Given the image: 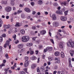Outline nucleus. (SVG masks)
<instances>
[{
	"instance_id": "nucleus-1",
	"label": "nucleus",
	"mask_w": 74,
	"mask_h": 74,
	"mask_svg": "<svg viewBox=\"0 0 74 74\" xmlns=\"http://www.w3.org/2000/svg\"><path fill=\"white\" fill-rule=\"evenodd\" d=\"M30 40V37L28 36H23L21 38V41L23 42H26Z\"/></svg>"
},
{
	"instance_id": "nucleus-2",
	"label": "nucleus",
	"mask_w": 74,
	"mask_h": 74,
	"mask_svg": "<svg viewBox=\"0 0 74 74\" xmlns=\"http://www.w3.org/2000/svg\"><path fill=\"white\" fill-rule=\"evenodd\" d=\"M67 44L68 47H74V42L69 41V42H67Z\"/></svg>"
},
{
	"instance_id": "nucleus-3",
	"label": "nucleus",
	"mask_w": 74,
	"mask_h": 74,
	"mask_svg": "<svg viewBox=\"0 0 74 74\" xmlns=\"http://www.w3.org/2000/svg\"><path fill=\"white\" fill-rule=\"evenodd\" d=\"M4 10L6 12H10V11H11V10H12V8L10 6H7L5 8Z\"/></svg>"
},
{
	"instance_id": "nucleus-4",
	"label": "nucleus",
	"mask_w": 74,
	"mask_h": 74,
	"mask_svg": "<svg viewBox=\"0 0 74 74\" xmlns=\"http://www.w3.org/2000/svg\"><path fill=\"white\" fill-rule=\"evenodd\" d=\"M29 61H25L24 64V67H27L29 66Z\"/></svg>"
},
{
	"instance_id": "nucleus-5",
	"label": "nucleus",
	"mask_w": 74,
	"mask_h": 74,
	"mask_svg": "<svg viewBox=\"0 0 74 74\" xmlns=\"http://www.w3.org/2000/svg\"><path fill=\"white\" fill-rule=\"evenodd\" d=\"M51 18H52L53 21H56V19H57L56 15V14H52L51 16Z\"/></svg>"
},
{
	"instance_id": "nucleus-6",
	"label": "nucleus",
	"mask_w": 74,
	"mask_h": 74,
	"mask_svg": "<svg viewBox=\"0 0 74 74\" xmlns=\"http://www.w3.org/2000/svg\"><path fill=\"white\" fill-rule=\"evenodd\" d=\"M24 47V45L23 44H20L17 46V47L19 49H22V48Z\"/></svg>"
},
{
	"instance_id": "nucleus-7",
	"label": "nucleus",
	"mask_w": 74,
	"mask_h": 74,
	"mask_svg": "<svg viewBox=\"0 0 74 74\" xmlns=\"http://www.w3.org/2000/svg\"><path fill=\"white\" fill-rule=\"evenodd\" d=\"M60 19L61 21H66L67 18L66 16H61L60 17Z\"/></svg>"
},
{
	"instance_id": "nucleus-8",
	"label": "nucleus",
	"mask_w": 74,
	"mask_h": 74,
	"mask_svg": "<svg viewBox=\"0 0 74 74\" xmlns=\"http://www.w3.org/2000/svg\"><path fill=\"white\" fill-rule=\"evenodd\" d=\"M53 25L54 27H57V26H58L59 24L57 22L55 21L53 23Z\"/></svg>"
},
{
	"instance_id": "nucleus-9",
	"label": "nucleus",
	"mask_w": 74,
	"mask_h": 74,
	"mask_svg": "<svg viewBox=\"0 0 74 74\" xmlns=\"http://www.w3.org/2000/svg\"><path fill=\"white\" fill-rule=\"evenodd\" d=\"M9 45L10 41H9V40H7L6 42V43L4 45V48H6L7 47V45L8 46H9Z\"/></svg>"
},
{
	"instance_id": "nucleus-10",
	"label": "nucleus",
	"mask_w": 74,
	"mask_h": 74,
	"mask_svg": "<svg viewBox=\"0 0 74 74\" xmlns=\"http://www.w3.org/2000/svg\"><path fill=\"white\" fill-rule=\"evenodd\" d=\"M56 13L57 14L62 15V14H63V12L61 10H57L56 12Z\"/></svg>"
},
{
	"instance_id": "nucleus-11",
	"label": "nucleus",
	"mask_w": 74,
	"mask_h": 74,
	"mask_svg": "<svg viewBox=\"0 0 74 74\" xmlns=\"http://www.w3.org/2000/svg\"><path fill=\"white\" fill-rule=\"evenodd\" d=\"M25 50V48H23L21 49H19L18 51V53H21L23 52V51Z\"/></svg>"
},
{
	"instance_id": "nucleus-12",
	"label": "nucleus",
	"mask_w": 74,
	"mask_h": 74,
	"mask_svg": "<svg viewBox=\"0 0 74 74\" xmlns=\"http://www.w3.org/2000/svg\"><path fill=\"white\" fill-rule=\"evenodd\" d=\"M27 47H32L33 45V43L32 42L27 43L26 45Z\"/></svg>"
},
{
	"instance_id": "nucleus-13",
	"label": "nucleus",
	"mask_w": 74,
	"mask_h": 74,
	"mask_svg": "<svg viewBox=\"0 0 74 74\" xmlns=\"http://www.w3.org/2000/svg\"><path fill=\"white\" fill-rule=\"evenodd\" d=\"M3 27L5 29H9L10 27V25H3Z\"/></svg>"
},
{
	"instance_id": "nucleus-14",
	"label": "nucleus",
	"mask_w": 74,
	"mask_h": 74,
	"mask_svg": "<svg viewBox=\"0 0 74 74\" xmlns=\"http://www.w3.org/2000/svg\"><path fill=\"white\" fill-rule=\"evenodd\" d=\"M59 45L60 48H63V47H64V45L62 42H60L59 44Z\"/></svg>"
},
{
	"instance_id": "nucleus-15",
	"label": "nucleus",
	"mask_w": 74,
	"mask_h": 74,
	"mask_svg": "<svg viewBox=\"0 0 74 74\" xmlns=\"http://www.w3.org/2000/svg\"><path fill=\"white\" fill-rule=\"evenodd\" d=\"M30 59L32 60H36L37 59V57L34 56H33L32 57L30 58Z\"/></svg>"
},
{
	"instance_id": "nucleus-16",
	"label": "nucleus",
	"mask_w": 74,
	"mask_h": 74,
	"mask_svg": "<svg viewBox=\"0 0 74 74\" xmlns=\"http://www.w3.org/2000/svg\"><path fill=\"white\" fill-rule=\"evenodd\" d=\"M40 34L44 35V34H45L46 33V31L44 30L41 31L40 32Z\"/></svg>"
},
{
	"instance_id": "nucleus-17",
	"label": "nucleus",
	"mask_w": 74,
	"mask_h": 74,
	"mask_svg": "<svg viewBox=\"0 0 74 74\" xmlns=\"http://www.w3.org/2000/svg\"><path fill=\"white\" fill-rule=\"evenodd\" d=\"M71 58H69V66L70 67H72V65H71Z\"/></svg>"
},
{
	"instance_id": "nucleus-18",
	"label": "nucleus",
	"mask_w": 74,
	"mask_h": 74,
	"mask_svg": "<svg viewBox=\"0 0 74 74\" xmlns=\"http://www.w3.org/2000/svg\"><path fill=\"white\" fill-rule=\"evenodd\" d=\"M55 60H57V62L58 63H60V59L59 58H55Z\"/></svg>"
},
{
	"instance_id": "nucleus-19",
	"label": "nucleus",
	"mask_w": 74,
	"mask_h": 74,
	"mask_svg": "<svg viewBox=\"0 0 74 74\" xmlns=\"http://www.w3.org/2000/svg\"><path fill=\"white\" fill-rule=\"evenodd\" d=\"M70 52L71 56H73V54H74V50H71L70 51Z\"/></svg>"
},
{
	"instance_id": "nucleus-20",
	"label": "nucleus",
	"mask_w": 74,
	"mask_h": 74,
	"mask_svg": "<svg viewBox=\"0 0 74 74\" xmlns=\"http://www.w3.org/2000/svg\"><path fill=\"white\" fill-rule=\"evenodd\" d=\"M48 51H51L52 50V47H46Z\"/></svg>"
},
{
	"instance_id": "nucleus-21",
	"label": "nucleus",
	"mask_w": 74,
	"mask_h": 74,
	"mask_svg": "<svg viewBox=\"0 0 74 74\" xmlns=\"http://www.w3.org/2000/svg\"><path fill=\"white\" fill-rule=\"evenodd\" d=\"M37 66V64H32L31 66V67L32 69H34L36 68Z\"/></svg>"
},
{
	"instance_id": "nucleus-22",
	"label": "nucleus",
	"mask_w": 74,
	"mask_h": 74,
	"mask_svg": "<svg viewBox=\"0 0 74 74\" xmlns=\"http://www.w3.org/2000/svg\"><path fill=\"white\" fill-rule=\"evenodd\" d=\"M21 25H22V24L21 23H17L15 25V27H19V26H20Z\"/></svg>"
},
{
	"instance_id": "nucleus-23",
	"label": "nucleus",
	"mask_w": 74,
	"mask_h": 74,
	"mask_svg": "<svg viewBox=\"0 0 74 74\" xmlns=\"http://www.w3.org/2000/svg\"><path fill=\"white\" fill-rule=\"evenodd\" d=\"M55 55L56 56H58L60 55V52L59 51H56L55 53Z\"/></svg>"
},
{
	"instance_id": "nucleus-24",
	"label": "nucleus",
	"mask_w": 74,
	"mask_h": 74,
	"mask_svg": "<svg viewBox=\"0 0 74 74\" xmlns=\"http://www.w3.org/2000/svg\"><path fill=\"white\" fill-rule=\"evenodd\" d=\"M25 11L27 12H30V10L28 8H26L25 9Z\"/></svg>"
},
{
	"instance_id": "nucleus-25",
	"label": "nucleus",
	"mask_w": 74,
	"mask_h": 74,
	"mask_svg": "<svg viewBox=\"0 0 74 74\" xmlns=\"http://www.w3.org/2000/svg\"><path fill=\"white\" fill-rule=\"evenodd\" d=\"M63 4H64V5H66V6L68 5V3L67 2H64L61 3V5H62Z\"/></svg>"
},
{
	"instance_id": "nucleus-26",
	"label": "nucleus",
	"mask_w": 74,
	"mask_h": 74,
	"mask_svg": "<svg viewBox=\"0 0 74 74\" xmlns=\"http://www.w3.org/2000/svg\"><path fill=\"white\" fill-rule=\"evenodd\" d=\"M20 32H21V34H22V35H23L25 33V32L23 30H21V31H20Z\"/></svg>"
},
{
	"instance_id": "nucleus-27",
	"label": "nucleus",
	"mask_w": 74,
	"mask_h": 74,
	"mask_svg": "<svg viewBox=\"0 0 74 74\" xmlns=\"http://www.w3.org/2000/svg\"><path fill=\"white\" fill-rule=\"evenodd\" d=\"M61 55L62 58H64V53L63 52H62L61 53Z\"/></svg>"
},
{
	"instance_id": "nucleus-28",
	"label": "nucleus",
	"mask_w": 74,
	"mask_h": 74,
	"mask_svg": "<svg viewBox=\"0 0 74 74\" xmlns=\"http://www.w3.org/2000/svg\"><path fill=\"white\" fill-rule=\"evenodd\" d=\"M40 70L42 71H45V68L44 66H42L40 68Z\"/></svg>"
},
{
	"instance_id": "nucleus-29",
	"label": "nucleus",
	"mask_w": 74,
	"mask_h": 74,
	"mask_svg": "<svg viewBox=\"0 0 74 74\" xmlns=\"http://www.w3.org/2000/svg\"><path fill=\"white\" fill-rule=\"evenodd\" d=\"M9 69L10 68H8L7 69H4V71H5V73H4L5 74H7V71H8V70H9Z\"/></svg>"
},
{
	"instance_id": "nucleus-30",
	"label": "nucleus",
	"mask_w": 74,
	"mask_h": 74,
	"mask_svg": "<svg viewBox=\"0 0 74 74\" xmlns=\"http://www.w3.org/2000/svg\"><path fill=\"white\" fill-rule=\"evenodd\" d=\"M38 4H40V5H41L43 3V2H42V1L41 0H39L38 1Z\"/></svg>"
},
{
	"instance_id": "nucleus-31",
	"label": "nucleus",
	"mask_w": 74,
	"mask_h": 74,
	"mask_svg": "<svg viewBox=\"0 0 74 74\" xmlns=\"http://www.w3.org/2000/svg\"><path fill=\"white\" fill-rule=\"evenodd\" d=\"M3 23V21L1 20V19H0V27L2 26V24Z\"/></svg>"
},
{
	"instance_id": "nucleus-32",
	"label": "nucleus",
	"mask_w": 74,
	"mask_h": 74,
	"mask_svg": "<svg viewBox=\"0 0 74 74\" xmlns=\"http://www.w3.org/2000/svg\"><path fill=\"white\" fill-rule=\"evenodd\" d=\"M57 73L59 74H64V71H61L60 72V71H58V72Z\"/></svg>"
},
{
	"instance_id": "nucleus-33",
	"label": "nucleus",
	"mask_w": 74,
	"mask_h": 74,
	"mask_svg": "<svg viewBox=\"0 0 74 74\" xmlns=\"http://www.w3.org/2000/svg\"><path fill=\"white\" fill-rule=\"evenodd\" d=\"M24 60L25 61H28L29 60V57L27 56H25L24 58Z\"/></svg>"
},
{
	"instance_id": "nucleus-34",
	"label": "nucleus",
	"mask_w": 74,
	"mask_h": 74,
	"mask_svg": "<svg viewBox=\"0 0 74 74\" xmlns=\"http://www.w3.org/2000/svg\"><path fill=\"white\" fill-rule=\"evenodd\" d=\"M48 59L49 61H52L53 60V58L51 57H48Z\"/></svg>"
},
{
	"instance_id": "nucleus-35",
	"label": "nucleus",
	"mask_w": 74,
	"mask_h": 74,
	"mask_svg": "<svg viewBox=\"0 0 74 74\" xmlns=\"http://www.w3.org/2000/svg\"><path fill=\"white\" fill-rule=\"evenodd\" d=\"M13 38L14 39V40H16V34L12 36Z\"/></svg>"
},
{
	"instance_id": "nucleus-36",
	"label": "nucleus",
	"mask_w": 74,
	"mask_h": 74,
	"mask_svg": "<svg viewBox=\"0 0 74 74\" xmlns=\"http://www.w3.org/2000/svg\"><path fill=\"white\" fill-rule=\"evenodd\" d=\"M1 3L2 4H7V1H2Z\"/></svg>"
},
{
	"instance_id": "nucleus-37",
	"label": "nucleus",
	"mask_w": 74,
	"mask_h": 74,
	"mask_svg": "<svg viewBox=\"0 0 74 74\" xmlns=\"http://www.w3.org/2000/svg\"><path fill=\"white\" fill-rule=\"evenodd\" d=\"M22 12V11L21 10H19L17 11V13L18 14H20V13H21Z\"/></svg>"
},
{
	"instance_id": "nucleus-38",
	"label": "nucleus",
	"mask_w": 74,
	"mask_h": 74,
	"mask_svg": "<svg viewBox=\"0 0 74 74\" xmlns=\"http://www.w3.org/2000/svg\"><path fill=\"white\" fill-rule=\"evenodd\" d=\"M23 70H24V71H25V72H26V73H28V72H27V68H24L23 69Z\"/></svg>"
},
{
	"instance_id": "nucleus-39",
	"label": "nucleus",
	"mask_w": 74,
	"mask_h": 74,
	"mask_svg": "<svg viewBox=\"0 0 74 74\" xmlns=\"http://www.w3.org/2000/svg\"><path fill=\"white\" fill-rule=\"evenodd\" d=\"M69 12V10H67L66 11L64 12V13L65 14V16H66L67 15V13Z\"/></svg>"
},
{
	"instance_id": "nucleus-40",
	"label": "nucleus",
	"mask_w": 74,
	"mask_h": 74,
	"mask_svg": "<svg viewBox=\"0 0 74 74\" xmlns=\"http://www.w3.org/2000/svg\"><path fill=\"white\" fill-rule=\"evenodd\" d=\"M37 72H38L39 73L40 71V68L39 67H38L37 68Z\"/></svg>"
},
{
	"instance_id": "nucleus-41",
	"label": "nucleus",
	"mask_w": 74,
	"mask_h": 74,
	"mask_svg": "<svg viewBox=\"0 0 74 74\" xmlns=\"http://www.w3.org/2000/svg\"><path fill=\"white\" fill-rule=\"evenodd\" d=\"M48 51V50L47 49V48H46V49H44L43 51V52L44 53H45V52H47Z\"/></svg>"
},
{
	"instance_id": "nucleus-42",
	"label": "nucleus",
	"mask_w": 74,
	"mask_h": 74,
	"mask_svg": "<svg viewBox=\"0 0 74 74\" xmlns=\"http://www.w3.org/2000/svg\"><path fill=\"white\" fill-rule=\"evenodd\" d=\"M20 74H26V73L23 71H21L20 73Z\"/></svg>"
},
{
	"instance_id": "nucleus-43",
	"label": "nucleus",
	"mask_w": 74,
	"mask_h": 74,
	"mask_svg": "<svg viewBox=\"0 0 74 74\" xmlns=\"http://www.w3.org/2000/svg\"><path fill=\"white\" fill-rule=\"evenodd\" d=\"M42 48V45H40L39 46V47H38L39 49H41Z\"/></svg>"
},
{
	"instance_id": "nucleus-44",
	"label": "nucleus",
	"mask_w": 74,
	"mask_h": 74,
	"mask_svg": "<svg viewBox=\"0 0 74 74\" xmlns=\"http://www.w3.org/2000/svg\"><path fill=\"white\" fill-rule=\"evenodd\" d=\"M3 37L0 36V42H2L3 41Z\"/></svg>"
},
{
	"instance_id": "nucleus-45",
	"label": "nucleus",
	"mask_w": 74,
	"mask_h": 74,
	"mask_svg": "<svg viewBox=\"0 0 74 74\" xmlns=\"http://www.w3.org/2000/svg\"><path fill=\"white\" fill-rule=\"evenodd\" d=\"M34 53V51L33 50L31 51L30 52V55H33Z\"/></svg>"
},
{
	"instance_id": "nucleus-46",
	"label": "nucleus",
	"mask_w": 74,
	"mask_h": 74,
	"mask_svg": "<svg viewBox=\"0 0 74 74\" xmlns=\"http://www.w3.org/2000/svg\"><path fill=\"white\" fill-rule=\"evenodd\" d=\"M53 5L55 7H56V6H57V5H58V3H54L53 4Z\"/></svg>"
},
{
	"instance_id": "nucleus-47",
	"label": "nucleus",
	"mask_w": 74,
	"mask_h": 74,
	"mask_svg": "<svg viewBox=\"0 0 74 74\" xmlns=\"http://www.w3.org/2000/svg\"><path fill=\"white\" fill-rule=\"evenodd\" d=\"M10 4L12 5H14L15 4V3L14 2H11Z\"/></svg>"
},
{
	"instance_id": "nucleus-48",
	"label": "nucleus",
	"mask_w": 74,
	"mask_h": 74,
	"mask_svg": "<svg viewBox=\"0 0 74 74\" xmlns=\"http://www.w3.org/2000/svg\"><path fill=\"white\" fill-rule=\"evenodd\" d=\"M30 4L32 6H34V3L33 2H31Z\"/></svg>"
},
{
	"instance_id": "nucleus-49",
	"label": "nucleus",
	"mask_w": 74,
	"mask_h": 74,
	"mask_svg": "<svg viewBox=\"0 0 74 74\" xmlns=\"http://www.w3.org/2000/svg\"><path fill=\"white\" fill-rule=\"evenodd\" d=\"M21 18H25V15L23 14H21Z\"/></svg>"
},
{
	"instance_id": "nucleus-50",
	"label": "nucleus",
	"mask_w": 74,
	"mask_h": 74,
	"mask_svg": "<svg viewBox=\"0 0 74 74\" xmlns=\"http://www.w3.org/2000/svg\"><path fill=\"white\" fill-rule=\"evenodd\" d=\"M54 69L55 70H57V69H58V66L57 65L55 66L54 67Z\"/></svg>"
},
{
	"instance_id": "nucleus-51",
	"label": "nucleus",
	"mask_w": 74,
	"mask_h": 74,
	"mask_svg": "<svg viewBox=\"0 0 74 74\" xmlns=\"http://www.w3.org/2000/svg\"><path fill=\"white\" fill-rule=\"evenodd\" d=\"M37 38V37H34L32 38V40L33 41H36V39Z\"/></svg>"
},
{
	"instance_id": "nucleus-52",
	"label": "nucleus",
	"mask_w": 74,
	"mask_h": 74,
	"mask_svg": "<svg viewBox=\"0 0 74 74\" xmlns=\"http://www.w3.org/2000/svg\"><path fill=\"white\" fill-rule=\"evenodd\" d=\"M5 57H6V59H8L9 57H8V54H6L5 55Z\"/></svg>"
},
{
	"instance_id": "nucleus-53",
	"label": "nucleus",
	"mask_w": 74,
	"mask_h": 74,
	"mask_svg": "<svg viewBox=\"0 0 74 74\" xmlns=\"http://www.w3.org/2000/svg\"><path fill=\"white\" fill-rule=\"evenodd\" d=\"M39 42H40V40H36V44H39Z\"/></svg>"
},
{
	"instance_id": "nucleus-54",
	"label": "nucleus",
	"mask_w": 74,
	"mask_h": 74,
	"mask_svg": "<svg viewBox=\"0 0 74 74\" xmlns=\"http://www.w3.org/2000/svg\"><path fill=\"white\" fill-rule=\"evenodd\" d=\"M50 40L53 44H54V42L53 41V39H50Z\"/></svg>"
},
{
	"instance_id": "nucleus-55",
	"label": "nucleus",
	"mask_w": 74,
	"mask_h": 74,
	"mask_svg": "<svg viewBox=\"0 0 74 74\" xmlns=\"http://www.w3.org/2000/svg\"><path fill=\"white\" fill-rule=\"evenodd\" d=\"M15 30L14 31L15 33H16V32H18V29H16V28H15Z\"/></svg>"
},
{
	"instance_id": "nucleus-56",
	"label": "nucleus",
	"mask_w": 74,
	"mask_h": 74,
	"mask_svg": "<svg viewBox=\"0 0 74 74\" xmlns=\"http://www.w3.org/2000/svg\"><path fill=\"white\" fill-rule=\"evenodd\" d=\"M5 36H6V35H5V34H3L2 35V36L3 37H5Z\"/></svg>"
},
{
	"instance_id": "nucleus-57",
	"label": "nucleus",
	"mask_w": 74,
	"mask_h": 74,
	"mask_svg": "<svg viewBox=\"0 0 74 74\" xmlns=\"http://www.w3.org/2000/svg\"><path fill=\"white\" fill-rule=\"evenodd\" d=\"M2 66V67H3L4 66H5V64L3 63L2 64H1Z\"/></svg>"
},
{
	"instance_id": "nucleus-58",
	"label": "nucleus",
	"mask_w": 74,
	"mask_h": 74,
	"mask_svg": "<svg viewBox=\"0 0 74 74\" xmlns=\"http://www.w3.org/2000/svg\"><path fill=\"white\" fill-rule=\"evenodd\" d=\"M45 55H43L42 56V59H44L45 58Z\"/></svg>"
},
{
	"instance_id": "nucleus-59",
	"label": "nucleus",
	"mask_w": 74,
	"mask_h": 74,
	"mask_svg": "<svg viewBox=\"0 0 74 74\" xmlns=\"http://www.w3.org/2000/svg\"><path fill=\"white\" fill-rule=\"evenodd\" d=\"M15 43L16 44H18V42H19V40H17L15 42Z\"/></svg>"
},
{
	"instance_id": "nucleus-60",
	"label": "nucleus",
	"mask_w": 74,
	"mask_h": 74,
	"mask_svg": "<svg viewBox=\"0 0 74 74\" xmlns=\"http://www.w3.org/2000/svg\"><path fill=\"white\" fill-rule=\"evenodd\" d=\"M6 18L7 19H9V16H6Z\"/></svg>"
},
{
	"instance_id": "nucleus-61",
	"label": "nucleus",
	"mask_w": 74,
	"mask_h": 74,
	"mask_svg": "<svg viewBox=\"0 0 74 74\" xmlns=\"http://www.w3.org/2000/svg\"><path fill=\"white\" fill-rule=\"evenodd\" d=\"M20 7L22 8L23 7V5L20 4Z\"/></svg>"
},
{
	"instance_id": "nucleus-62",
	"label": "nucleus",
	"mask_w": 74,
	"mask_h": 74,
	"mask_svg": "<svg viewBox=\"0 0 74 74\" xmlns=\"http://www.w3.org/2000/svg\"><path fill=\"white\" fill-rule=\"evenodd\" d=\"M40 62V58H38V59L37 63H39Z\"/></svg>"
},
{
	"instance_id": "nucleus-63",
	"label": "nucleus",
	"mask_w": 74,
	"mask_h": 74,
	"mask_svg": "<svg viewBox=\"0 0 74 74\" xmlns=\"http://www.w3.org/2000/svg\"><path fill=\"white\" fill-rule=\"evenodd\" d=\"M70 11H74V10H73V8H71L70 9Z\"/></svg>"
},
{
	"instance_id": "nucleus-64",
	"label": "nucleus",
	"mask_w": 74,
	"mask_h": 74,
	"mask_svg": "<svg viewBox=\"0 0 74 74\" xmlns=\"http://www.w3.org/2000/svg\"><path fill=\"white\" fill-rule=\"evenodd\" d=\"M56 73H57V71H55L53 72V74H56Z\"/></svg>"
}]
</instances>
